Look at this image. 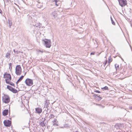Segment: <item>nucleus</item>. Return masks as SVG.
I'll use <instances>...</instances> for the list:
<instances>
[{
  "label": "nucleus",
  "mask_w": 132,
  "mask_h": 132,
  "mask_svg": "<svg viewBox=\"0 0 132 132\" xmlns=\"http://www.w3.org/2000/svg\"><path fill=\"white\" fill-rule=\"evenodd\" d=\"M45 104L44 108H45V110L43 112V113H44L46 111L47 112L48 110H49L50 107L49 105L50 103H49V100H46L44 102Z\"/></svg>",
  "instance_id": "1"
},
{
  "label": "nucleus",
  "mask_w": 132,
  "mask_h": 132,
  "mask_svg": "<svg viewBox=\"0 0 132 132\" xmlns=\"http://www.w3.org/2000/svg\"><path fill=\"white\" fill-rule=\"evenodd\" d=\"M40 4L39 3L37 5V7L39 8H41V7H42V6L40 5V6H39V4Z\"/></svg>",
  "instance_id": "29"
},
{
  "label": "nucleus",
  "mask_w": 132,
  "mask_h": 132,
  "mask_svg": "<svg viewBox=\"0 0 132 132\" xmlns=\"http://www.w3.org/2000/svg\"><path fill=\"white\" fill-rule=\"evenodd\" d=\"M2 101L5 103H8L10 101V98L9 95H4L2 97Z\"/></svg>",
  "instance_id": "4"
},
{
  "label": "nucleus",
  "mask_w": 132,
  "mask_h": 132,
  "mask_svg": "<svg viewBox=\"0 0 132 132\" xmlns=\"http://www.w3.org/2000/svg\"><path fill=\"white\" fill-rule=\"evenodd\" d=\"M11 121L9 120H5L3 122L4 124H11Z\"/></svg>",
  "instance_id": "15"
},
{
  "label": "nucleus",
  "mask_w": 132,
  "mask_h": 132,
  "mask_svg": "<svg viewBox=\"0 0 132 132\" xmlns=\"http://www.w3.org/2000/svg\"><path fill=\"white\" fill-rule=\"evenodd\" d=\"M110 18H111V21L112 22V24L114 25H115V23L113 21L112 19V18L111 16Z\"/></svg>",
  "instance_id": "25"
},
{
  "label": "nucleus",
  "mask_w": 132,
  "mask_h": 132,
  "mask_svg": "<svg viewBox=\"0 0 132 132\" xmlns=\"http://www.w3.org/2000/svg\"><path fill=\"white\" fill-rule=\"evenodd\" d=\"M25 82L27 86H31L33 85V80L28 78L26 80Z\"/></svg>",
  "instance_id": "5"
},
{
  "label": "nucleus",
  "mask_w": 132,
  "mask_h": 132,
  "mask_svg": "<svg viewBox=\"0 0 132 132\" xmlns=\"http://www.w3.org/2000/svg\"><path fill=\"white\" fill-rule=\"evenodd\" d=\"M92 94H93V93H92Z\"/></svg>",
  "instance_id": "48"
},
{
  "label": "nucleus",
  "mask_w": 132,
  "mask_h": 132,
  "mask_svg": "<svg viewBox=\"0 0 132 132\" xmlns=\"http://www.w3.org/2000/svg\"><path fill=\"white\" fill-rule=\"evenodd\" d=\"M110 63H109V62H108V63L107 65V66H109V67H110Z\"/></svg>",
  "instance_id": "37"
},
{
  "label": "nucleus",
  "mask_w": 132,
  "mask_h": 132,
  "mask_svg": "<svg viewBox=\"0 0 132 132\" xmlns=\"http://www.w3.org/2000/svg\"><path fill=\"white\" fill-rule=\"evenodd\" d=\"M119 5L122 7H123L127 4L126 0H118Z\"/></svg>",
  "instance_id": "6"
},
{
  "label": "nucleus",
  "mask_w": 132,
  "mask_h": 132,
  "mask_svg": "<svg viewBox=\"0 0 132 132\" xmlns=\"http://www.w3.org/2000/svg\"><path fill=\"white\" fill-rule=\"evenodd\" d=\"M63 128L62 127H61V128Z\"/></svg>",
  "instance_id": "49"
},
{
  "label": "nucleus",
  "mask_w": 132,
  "mask_h": 132,
  "mask_svg": "<svg viewBox=\"0 0 132 132\" xmlns=\"http://www.w3.org/2000/svg\"><path fill=\"white\" fill-rule=\"evenodd\" d=\"M93 96L96 98V99L98 101H100L102 98L99 95L98 96L96 94H94L93 95Z\"/></svg>",
  "instance_id": "12"
},
{
  "label": "nucleus",
  "mask_w": 132,
  "mask_h": 132,
  "mask_svg": "<svg viewBox=\"0 0 132 132\" xmlns=\"http://www.w3.org/2000/svg\"><path fill=\"white\" fill-rule=\"evenodd\" d=\"M8 64H9V69H10V71H11L12 70V64L11 63H9Z\"/></svg>",
  "instance_id": "20"
},
{
  "label": "nucleus",
  "mask_w": 132,
  "mask_h": 132,
  "mask_svg": "<svg viewBox=\"0 0 132 132\" xmlns=\"http://www.w3.org/2000/svg\"><path fill=\"white\" fill-rule=\"evenodd\" d=\"M78 132L77 131H76V132Z\"/></svg>",
  "instance_id": "47"
},
{
  "label": "nucleus",
  "mask_w": 132,
  "mask_h": 132,
  "mask_svg": "<svg viewBox=\"0 0 132 132\" xmlns=\"http://www.w3.org/2000/svg\"><path fill=\"white\" fill-rule=\"evenodd\" d=\"M112 61V59H111V56H110L108 58V62L109 63H110Z\"/></svg>",
  "instance_id": "23"
},
{
  "label": "nucleus",
  "mask_w": 132,
  "mask_h": 132,
  "mask_svg": "<svg viewBox=\"0 0 132 132\" xmlns=\"http://www.w3.org/2000/svg\"><path fill=\"white\" fill-rule=\"evenodd\" d=\"M44 45L47 48H50L51 46V42L50 39H45V40H43Z\"/></svg>",
  "instance_id": "2"
},
{
  "label": "nucleus",
  "mask_w": 132,
  "mask_h": 132,
  "mask_svg": "<svg viewBox=\"0 0 132 132\" xmlns=\"http://www.w3.org/2000/svg\"><path fill=\"white\" fill-rule=\"evenodd\" d=\"M42 111V109L41 108H37L35 109V113L40 114L41 113Z\"/></svg>",
  "instance_id": "11"
},
{
  "label": "nucleus",
  "mask_w": 132,
  "mask_h": 132,
  "mask_svg": "<svg viewBox=\"0 0 132 132\" xmlns=\"http://www.w3.org/2000/svg\"><path fill=\"white\" fill-rule=\"evenodd\" d=\"M4 78H6L5 80L6 82V80L7 81H10L11 79V77L10 74H7L5 72L4 74Z\"/></svg>",
  "instance_id": "7"
},
{
  "label": "nucleus",
  "mask_w": 132,
  "mask_h": 132,
  "mask_svg": "<svg viewBox=\"0 0 132 132\" xmlns=\"http://www.w3.org/2000/svg\"><path fill=\"white\" fill-rule=\"evenodd\" d=\"M114 66L116 71H117L119 69V65L117 64H115Z\"/></svg>",
  "instance_id": "19"
},
{
  "label": "nucleus",
  "mask_w": 132,
  "mask_h": 132,
  "mask_svg": "<svg viewBox=\"0 0 132 132\" xmlns=\"http://www.w3.org/2000/svg\"><path fill=\"white\" fill-rule=\"evenodd\" d=\"M54 2H55V3H58L59 2V1L58 0H53Z\"/></svg>",
  "instance_id": "32"
},
{
  "label": "nucleus",
  "mask_w": 132,
  "mask_h": 132,
  "mask_svg": "<svg viewBox=\"0 0 132 132\" xmlns=\"http://www.w3.org/2000/svg\"><path fill=\"white\" fill-rule=\"evenodd\" d=\"M100 106H101L102 108H103L104 107V106H102V105H101Z\"/></svg>",
  "instance_id": "38"
},
{
  "label": "nucleus",
  "mask_w": 132,
  "mask_h": 132,
  "mask_svg": "<svg viewBox=\"0 0 132 132\" xmlns=\"http://www.w3.org/2000/svg\"><path fill=\"white\" fill-rule=\"evenodd\" d=\"M8 113V110L5 109L2 112V114L4 116H6Z\"/></svg>",
  "instance_id": "13"
},
{
  "label": "nucleus",
  "mask_w": 132,
  "mask_h": 132,
  "mask_svg": "<svg viewBox=\"0 0 132 132\" xmlns=\"http://www.w3.org/2000/svg\"><path fill=\"white\" fill-rule=\"evenodd\" d=\"M106 56L105 57V58H106Z\"/></svg>",
  "instance_id": "46"
},
{
  "label": "nucleus",
  "mask_w": 132,
  "mask_h": 132,
  "mask_svg": "<svg viewBox=\"0 0 132 132\" xmlns=\"http://www.w3.org/2000/svg\"><path fill=\"white\" fill-rule=\"evenodd\" d=\"M55 117V116L53 115V114H51L50 115V116L49 117V119H51L52 118H54V117Z\"/></svg>",
  "instance_id": "24"
},
{
  "label": "nucleus",
  "mask_w": 132,
  "mask_h": 132,
  "mask_svg": "<svg viewBox=\"0 0 132 132\" xmlns=\"http://www.w3.org/2000/svg\"><path fill=\"white\" fill-rule=\"evenodd\" d=\"M130 109H132V107H129Z\"/></svg>",
  "instance_id": "40"
},
{
  "label": "nucleus",
  "mask_w": 132,
  "mask_h": 132,
  "mask_svg": "<svg viewBox=\"0 0 132 132\" xmlns=\"http://www.w3.org/2000/svg\"><path fill=\"white\" fill-rule=\"evenodd\" d=\"M11 124H4L5 126L6 127H10L11 126Z\"/></svg>",
  "instance_id": "28"
},
{
  "label": "nucleus",
  "mask_w": 132,
  "mask_h": 132,
  "mask_svg": "<svg viewBox=\"0 0 132 132\" xmlns=\"http://www.w3.org/2000/svg\"><path fill=\"white\" fill-rule=\"evenodd\" d=\"M95 54V52H92L90 53L91 55H94Z\"/></svg>",
  "instance_id": "34"
},
{
  "label": "nucleus",
  "mask_w": 132,
  "mask_h": 132,
  "mask_svg": "<svg viewBox=\"0 0 132 132\" xmlns=\"http://www.w3.org/2000/svg\"><path fill=\"white\" fill-rule=\"evenodd\" d=\"M11 54L9 53V52H7L5 56L7 59H9L10 58Z\"/></svg>",
  "instance_id": "16"
},
{
  "label": "nucleus",
  "mask_w": 132,
  "mask_h": 132,
  "mask_svg": "<svg viewBox=\"0 0 132 132\" xmlns=\"http://www.w3.org/2000/svg\"><path fill=\"white\" fill-rule=\"evenodd\" d=\"M6 83L7 84H10L12 86H13L14 87H15L14 84L11 81H9L6 80Z\"/></svg>",
  "instance_id": "14"
},
{
  "label": "nucleus",
  "mask_w": 132,
  "mask_h": 132,
  "mask_svg": "<svg viewBox=\"0 0 132 132\" xmlns=\"http://www.w3.org/2000/svg\"><path fill=\"white\" fill-rule=\"evenodd\" d=\"M2 11L1 10V9H0V13H2Z\"/></svg>",
  "instance_id": "41"
},
{
  "label": "nucleus",
  "mask_w": 132,
  "mask_h": 132,
  "mask_svg": "<svg viewBox=\"0 0 132 132\" xmlns=\"http://www.w3.org/2000/svg\"><path fill=\"white\" fill-rule=\"evenodd\" d=\"M52 121L53 122V124H56L58 122V121L57 119L55 118Z\"/></svg>",
  "instance_id": "21"
},
{
  "label": "nucleus",
  "mask_w": 132,
  "mask_h": 132,
  "mask_svg": "<svg viewBox=\"0 0 132 132\" xmlns=\"http://www.w3.org/2000/svg\"><path fill=\"white\" fill-rule=\"evenodd\" d=\"M13 51L14 52V53H15L18 54V51H15L14 49V50Z\"/></svg>",
  "instance_id": "30"
},
{
  "label": "nucleus",
  "mask_w": 132,
  "mask_h": 132,
  "mask_svg": "<svg viewBox=\"0 0 132 132\" xmlns=\"http://www.w3.org/2000/svg\"><path fill=\"white\" fill-rule=\"evenodd\" d=\"M7 88L14 93H16L18 92L17 90L9 85L7 86Z\"/></svg>",
  "instance_id": "8"
},
{
  "label": "nucleus",
  "mask_w": 132,
  "mask_h": 132,
  "mask_svg": "<svg viewBox=\"0 0 132 132\" xmlns=\"http://www.w3.org/2000/svg\"><path fill=\"white\" fill-rule=\"evenodd\" d=\"M107 61L106 60L105 61V63H104V66H105V65H106V64L107 63Z\"/></svg>",
  "instance_id": "33"
},
{
  "label": "nucleus",
  "mask_w": 132,
  "mask_h": 132,
  "mask_svg": "<svg viewBox=\"0 0 132 132\" xmlns=\"http://www.w3.org/2000/svg\"><path fill=\"white\" fill-rule=\"evenodd\" d=\"M8 23L9 24V27L10 28H11V26L12 25V23L11 20L10 19H8Z\"/></svg>",
  "instance_id": "17"
},
{
  "label": "nucleus",
  "mask_w": 132,
  "mask_h": 132,
  "mask_svg": "<svg viewBox=\"0 0 132 132\" xmlns=\"http://www.w3.org/2000/svg\"><path fill=\"white\" fill-rule=\"evenodd\" d=\"M48 113L47 112L45 114V117H47V118L48 117Z\"/></svg>",
  "instance_id": "31"
},
{
  "label": "nucleus",
  "mask_w": 132,
  "mask_h": 132,
  "mask_svg": "<svg viewBox=\"0 0 132 132\" xmlns=\"http://www.w3.org/2000/svg\"><path fill=\"white\" fill-rule=\"evenodd\" d=\"M72 85L73 86H74V87H76L75 86H74V84H72Z\"/></svg>",
  "instance_id": "43"
},
{
  "label": "nucleus",
  "mask_w": 132,
  "mask_h": 132,
  "mask_svg": "<svg viewBox=\"0 0 132 132\" xmlns=\"http://www.w3.org/2000/svg\"><path fill=\"white\" fill-rule=\"evenodd\" d=\"M102 89H103L105 90H108V87L106 86L104 87L103 88H101Z\"/></svg>",
  "instance_id": "22"
},
{
  "label": "nucleus",
  "mask_w": 132,
  "mask_h": 132,
  "mask_svg": "<svg viewBox=\"0 0 132 132\" xmlns=\"http://www.w3.org/2000/svg\"><path fill=\"white\" fill-rule=\"evenodd\" d=\"M6 1H7V2H9V0H6Z\"/></svg>",
  "instance_id": "45"
},
{
  "label": "nucleus",
  "mask_w": 132,
  "mask_h": 132,
  "mask_svg": "<svg viewBox=\"0 0 132 132\" xmlns=\"http://www.w3.org/2000/svg\"><path fill=\"white\" fill-rule=\"evenodd\" d=\"M54 125V124H53V125ZM56 125V126H58V124H54V125Z\"/></svg>",
  "instance_id": "44"
},
{
  "label": "nucleus",
  "mask_w": 132,
  "mask_h": 132,
  "mask_svg": "<svg viewBox=\"0 0 132 132\" xmlns=\"http://www.w3.org/2000/svg\"><path fill=\"white\" fill-rule=\"evenodd\" d=\"M41 24L40 23H37L35 25V26L36 27H39V28H40V27H41Z\"/></svg>",
  "instance_id": "18"
},
{
  "label": "nucleus",
  "mask_w": 132,
  "mask_h": 132,
  "mask_svg": "<svg viewBox=\"0 0 132 132\" xmlns=\"http://www.w3.org/2000/svg\"><path fill=\"white\" fill-rule=\"evenodd\" d=\"M22 69L20 65H18L15 68V73L18 76L20 75L21 73Z\"/></svg>",
  "instance_id": "3"
},
{
  "label": "nucleus",
  "mask_w": 132,
  "mask_h": 132,
  "mask_svg": "<svg viewBox=\"0 0 132 132\" xmlns=\"http://www.w3.org/2000/svg\"><path fill=\"white\" fill-rule=\"evenodd\" d=\"M26 73L25 72L24 73V76H22V75L19 78V79L16 82V84L17 85V87H16V88H17V87L18 86V84L19 82L21 81L22 79H23L24 77V76L26 75Z\"/></svg>",
  "instance_id": "10"
},
{
  "label": "nucleus",
  "mask_w": 132,
  "mask_h": 132,
  "mask_svg": "<svg viewBox=\"0 0 132 132\" xmlns=\"http://www.w3.org/2000/svg\"><path fill=\"white\" fill-rule=\"evenodd\" d=\"M46 124H41V125H42V126H43V125H44V126H45V125Z\"/></svg>",
  "instance_id": "42"
},
{
  "label": "nucleus",
  "mask_w": 132,
  "mask_h": 132,
  "mask_svg": "<svg viewBox=\"0 0 132 132\" xmlns=\"http://www.w3.org/2000/svg\"><path fill=\"white\" fill-rule=\"evenodd\" d=\"M51 15L52 18H56L57 15V11H55L53 12L51 14Z\"/></svg>",
  "instance_id": "9"
},
{
  "label": "nucleus",
  "mask_w": 132,
  "mask_h": 132,
  "mask_svg": "<svg viewBox=\"0 0 132 132\" xmlns=\"http://www.w3.org/2000/svg\"><path fill=\"white\" fill-rule=\"evenodd\" d=\"M96 105H97L100 106H101V105L100 104H96Z\"/></svg>",
  "instance_id": "39"
},
{
  "label": "nucleus",
  "mask_w": 132,
  "mask_h": 132,
  "mask_svg": "<svg viewBox=\"0 0 132 132\" xmlns=\"http://www.w3.org/2000/svg\"><path fill=\"white\" fill-rule=\"evenodd\" d=\"M60 2L59 1L58 2L56 3H55V5H56V6H58L60 4Z\"/></svg>",
  "instance_id": "26"
},
{
  "label": "nucleus",
  "mask_w": 132,
  "mask_h": 132,
  "mask_svg": "<svg viewBox=\"0 0 132 132\" xmlns=\"http://www.w3.org/2000/svg\"><path fill=\"white\" fill-rule=\"evenodd\" d=\"M38 51L42 53L43 52V50H38Z\"/></svg>",
  "instance_id": "36"
},
{
  "label": "nucleus",
  "mask_w": 132,
  "mask_h": 132,
  "mask_svg": "<svg viewBox=\"0 0 132 132\" xmlns=\"http://www.w3.org/2000/svg\"><path fill=\"white\" fill-rule=\"evenodd\" d=\"M46 122H45V123L44 122V121H43L42 122H41L40 124H46Z\"/></svg>",
  "instance_id": "35"
},
{
  "label": "nucleus",
  "mask_w": 132,
  "mask_h": 132,
  "mask_svg": "<svg viewBox=\"0 0 132 132\" xmlns=\"http://www.w3.org/2000/svg\"><path fill=\"white\" fill-rule=\"evenodd\" d=\"M94 92H95L96 93H101L100 91L98 90H97L96 89L94 90Z\"/></svg>",
  "instance_id": "27"
}]
</instances>
